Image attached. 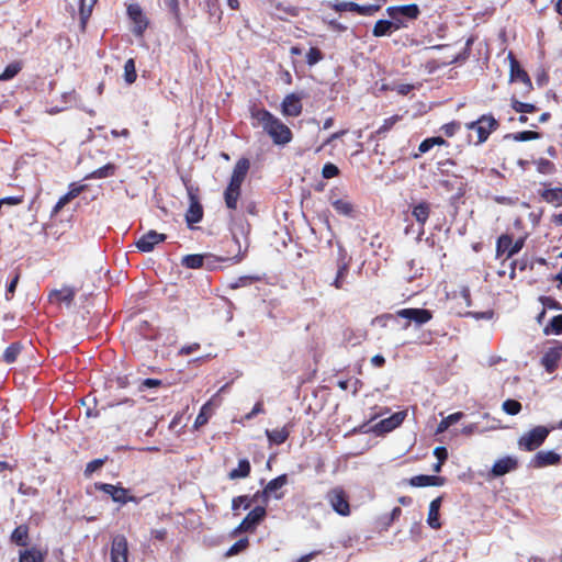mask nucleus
Returning <instances> with one entry per match:
<instances>
[{
  "instance_id": "f257e3e1",
  "label": "nucleus",
  "mask_w": 562,
  "mask_h": 562,
  "mask_svg": "<svg viewBox=\"0 0 562 562\" xmlns=\"http://www.w3.org/2000/svg\"><path fill=\"white\" fill-rule=\"evenodd\" d=\"M249 115L251 126L261 127L274 145L285 146L293 139L291 128L267 109L252 103L249 106Z\"/></svg>"
},
{
  "instance_id": "f03ea898",
  "label": "nucleus",
  "mask_w": 562,
  "mask_h": 562,
  "mask_svg": "<svg viewBox=\"0 0 562 562\" xmlns=\"http://www.w3.org/2000/svg\"><path fill=\"white\" fill-rule=\"evenodd\" d=\"M386 12L391 20H379L375 22L372 30V34L375 37L390 35L394 31L406 27V22L397 19L400 14H405L407 20H416L420 14V10L415 3L389 7Z\"/></svg>"
},
{
  "instance_id": "7ed1b4c3",
  "label": "nucleus",
  "mask_w": 562,
  "mask_h": 562,
  "mask_svg": "<svg viewBox=\"0 0 562 562\" xmlns=\"http://www.w3.org/2000/svg\"><path fill=\"white\" fill-rule=\"evenodd\" d=\"M250 162L247 158H240L234 166L229 182L224 191L225 205L231 211H236L241 195V184L246 179Z\"/></svg>"
},
{
  "instance_id": "20e7f679",
  "label": "nucleus",
  "mask_w": 562,
  "mask_h": 562,
  "mask_svg": "<svg viewBox=\"0 0 562 562\" xmlns=\"http://www.w3.org/2000/svg\"><path fill=\"white\" fill-rule=\"evenodd\" d=\"M499 126L498 120H496L492 113L482 114L475 121L468 122L464 125L468 131L475 132V139L472 138L471 134L468 135L469 143L475 146L487 142L491 134L496 132Z\"/></svg>"
},
{
  "instance_id": "39448f33",
  "label": "nucleus",
  "mask_w": 562,
  "mask_h": 562,
  "mask_svg": "<svg viewBox=\"0 0 562 562\" xmlns=\"http://www.w3.org/2000/svg\"><path fill=\"white\" fill-rule=\"evenodd\" d=\"M550 434V429L544 426H536L525 432L518 439V448L524 451H535L546 441Z\"/></svg>"
},
{
  "instance_id": "423d86ee",
  "label": "nucleus",
  "mask_w": 562,
  "mask_h": 562,
  "mask_svg": "<svg viewBox=\"0 0 562 562\" xmlns=\"http://www.w3.org/2000/svg\"><path fill=\"white\" fill-rule=\"evenodd\" d=\"M95 488L108 494L109 496H111L113 502L119 503L121 505H125L128 502L139 504L142 501L140 497L131 495L130 490L121 485H114L110 483H95Z\"/></svg>"
},
{
  "instance_id": "0eeeda50",
  "label": "nucleus",
  "mask_w": 562,
  "mask_h": 562,
  "mask_svg": "<svg viewBox=\"0 0 562 562\" xmlns=\"http://www.w3.org/2000/svg\"><path fill=\"white\" fill-rule=\"evenodd\" d=\"M326 499L331 506V508L340 516H349L350 510V504H349V497L346 493V491L340 487H334L329 490L326 494Z\"/></svg>"
},
{
  "instance_id": "6e6552de",
  "label": "nucleus",
  "mask_w": 562,
  "mask_h": 562,
  "mask_svg": "<svg viewBox=\"0 0 562 562\" xmlns=\"http://www.w3.org/2000/svg\"><path fill=\"white\" fill-rule=\"evenodd\" d=\"M187 189L190 203L186 213V221L189 226H192L193 224L202 221L204 212L198 195L199 189L193 187H189Z\"/></svg>"
},
{
  "instance_id": "1a4fd4ad",
  "label": "nucleus",
  "mask_w": 562,
  "mask_h": 562,
  "mask_svg": "<svg viewBox=\"0 0 562 562\" xmlns=\"http://www.w3.org/2000/svg\"><path fill=\"white\" fill-rule=\"evenodd\" d=\"M351 258L348 257L347 250L342 247H338V256L336 259V267H337V273L331 282V285H334L336 289L340 290L344 289L346 277L349 272Z\"/></svg>"
},
{
  "instance_id": "9d476101",
  "label": "nucleus",
  "mask_w": 562,
  "mask_h": 562,
  "mask_svg": "<svg viewBox=\"0 0 562 562\" xmlns=\"http://www.w3.org/2000/svg\"><path fill=\"white\" fill-rule=\"evenodd\" d=\"M509 60V80L510 81H520L524 83L527 92L533 89L532 81L528 75V72L521 67L520 63L517 60L513 52H509L507 55Z\"/></svg>"
},
{
  "instance_id": "9b49d317",
  "label": "nucleus",
  "mask_w": 562,
  "mask_h": 562,
  "mask_svg": "<svg viewBox=\"0 0 562 562\" xmlns=\"http://www.w3.org/2000/svg\"><path fill=\"white\" fill-rule=\"evenodd\" d=\"M519 467L518 460L515 457L506 456L496 460L491 468L487 477L496 479L503 476L509 472L517 470Z\"/></svg>"
},
{
  "instance_id": "f8f14e48",
  "label": "nucleus",
  "mask_w": 562,
  "mask_h": 562,
  "mask_svg": "<svg viewBox=\"0 0 562 562\" xmlns=\"http://www.w3.org/2000/svg\"><path fill=\"white\" fill-rule=\"evenodd\" d=\"M554 346L550 347L543 353L540 363L548 373H553L562 358V342L554 340Z\"/></svg>"
},
{
  "instance_id": "ddd939ff",
  "label": "nucleus",
  "mask_w": 562,
  "mask_h": 562,
  "mask_svg": "<svg viewBox=\"0 0 562 562\" xmlns=\"http://www.w3.org/2000/svg\"><path fill=\"white\" fill-rule=\"evenodd\" d=\"M267 515L266 508L256 506L251 509L237 527L238 531L249 532L254 531L256 527L265 519Z\"/></svg>"
},
{
  "instance_id": "4468645a",
  "label": "nucleus",
  "mask_w": 562,
  "mask_h": 562,
  "mask_svg": "<svg viewBox=\"0 0 562 562\" xmlns=\"http://www.w3.org/2000/svg\"><path fill=\"white\" fill-rule=\"evenodd\" d=\"M127 14L134 23L133 34L138 37L143 36L148 26V20L143 14L142 8L136 3L130 4L127 7Z\"/></svg>"
},
{
  "instance_id": "2eb2a0df",
  "label": "nucleus",
  "mask_w": 562,
  "mask_h": 562,
  "mask_svg": "<svg viewBox=\"0 0 562 562\" xmlns=\"http://www.w3.org/2000/svg\"><path fill=\"white\" fill-rule=\"evenodd\" d=\"M111 562H128V543L123 535H116L111 542Z\"/></svg>"
},
{
  "instance_id": "dca6fc26",
  "label": "nucleus",
  "mask_w": 562,
  "mask_h": 562,
  "mask_svg": "<svg viewBox=\"0 0 562 562\" xmlns=\"http://www.w3.org/2000/svg\"><path fill=\"white\" fill-rule=\"evenodd\" d=\"M396 316L414 322L417 325L428 323L432 318V312L427 308H402L396 312Z\"/></svg>"
},
{
  "instance_id": "f3484780",
  "label": "nucleus",
  "mask_w": 562,
  "mask_h": 562,
  "mask_svg": "<svg viewBox=\"0 0 562 562\" xmlns=\"http://www.w3.org/2000/svg\"><path fill=\"white\" fill-rule=\"evenodd\" d=\"M302 95L293 92L284 97L281 103V113L284 116L297 117L302 114Z\"/></svg>"
},
{
  "instance_id": "a211bd4d",
  "label": "nucleus",
  "mask_w": 562,
  "mask_h": 562,
  "mask_svg": "<svg viewBox=\"0 0 562 562\" xmlns=\"http://www.w3.org/2000/svg\"><path fill=\"white\" fill-rule=\"evenodd\" d=\"M406 412H396L387 418L376 423L373 427L374 432L378 435L386 434L397 428L405 419Z\"/></svg>"
},
{
  "instance_id": "6ab92c4d",
  "label": "nucleus",
  "mask_w": 562,
  "mask_h": 562,
  "mask_svg": "<svg viewBox=\"0 0 562 562\" xmlns=\"http://www.w3.org/2000/svg\"><path fill=\"white\" fill-rule=\"evenodd\" d=\"M167 236L165 234L157 233L156 231H149L144 234L137 241L136 247L139 251L149 252L156 245L165 241Z\"/></svg>"
},
{
  "instance_id": "aec40b11",
  "label": "nucleus",
  "mask_w": 562,
  "mask_h": 562,
  "mask_svg": "<svg viewBox=\"0 0 562 562\" xmlns=\"http://www.w3.org/2000/svg\"><path fill=\"white\" fill-rule=\"evenodd\" d=\"M561 457L554 451H538L531 459L530 465L536 469L555 465L560 463Z\"/></svg>"
},
{
  "instance_id": "412c9836",
  "label": "nucleus",
  "mask_w": 562,
  "mask_h": 562,
  "mask_svg": "<svg viewBox=\"0 0 562 562\" xmlns=\"http://www.w3.org/2000/svg\"><path fill=\"white\" fill-rule=\"evenodd\" d=\"M445 482L446 479L442 476L426 474L412 476L408 481L409 485L413 487L442 486Z\"/></svg>"
},
{
  "instance_id": "4be33fe9",
  "label": "nucleus",
  "mask_w": 562,
  "mask_h": 562,
  "mask_svg": "<svg viewBox=\"0 0 562 562\" xmlns=\"http://www.w3.org/2000/svg\"><path fill=\"white\" fill-rule=\"evenodd\" d=\"M442 497L439 496L435 499H432L429 504V510L427 516V524L432 529H440L441 528V521H440V506H441Z\"/></svg>"
},
{
  "instance_id": "5701e85b",
  "label": "nucleus",
  "mask_w": 562,
  "mask_h": 562,
  "mask_svg": "<svg viewBox=\"0 0 562 562\" xmlns=\"http://www.w3.org/2000/svg\"><path fill=\"white\" fill-rule=\"evenodd\" d=\"M46 555V550H42L34 546L19 552V562H44Z\"/></svg>"
},
{
  "instance_id": "b1692460",
  "label": "nucleus",
  "mask_w": 562,
  "mask_h": 562,
  "mask_svg": "<svg viewBox=\"0 0 562 562\" xmlns=\"http://www.w3.org/2000/svg\"><path fill=\"white\" fill-rule=\"evenodd\" d=\"M10 541L19 547L30 544V527L26 524L19 525L11 533Z\"/></svg>"
},
{
  "instance_id": "393cba45",
  "label": "nucleus",
  "mask_w": 562,
  "mask_h": 562,
  "mask_svg": "<svg viewBox=\"0 0 562 562\" xmlns=\"http://www.w3.org/2000/svg\"><path fill=\"white\" fill-rule=\"evenodd\" d=\"M403 119V115H400V114H394L387 119H385L382 123V125L374 132L371 134V138H385L387 133L393 130V127L400 122L402 121Z\"/></svg>"
},
{
  "instance_id": "a878e982",
  "label": "nucleus",
  "mask_w": 562,
  "mask_h": 562,
  "mask_svg": "<svg viewBox=\"0 0 562 562\" xmlns=\"http://www.w3.org/2000/svg\"><path fill=\"white\" fill-rule=\"evenodd\" d=\"M430 204L427 201H422L414 205L412 209V215L416 222L424 227L430 215Z\"/></svg>"
},
{
  "instance_id": "bb28decb",
  "label": "nucleus",
  "mask_w": 562,
  "mask_h": 562,
  "mask_svg": "<svg viewBox=\"0 0 562 562\" xmlns=\"http://www.w3.org/2000/svg\"><path fill=\"white\" fill-rule=\"evenodd\" d=\"M330 204L339 215L347 216V217H353L355 205L348 199L330 198Z\"/></svg>"
},
{
  "instance_id": "cd10ccee",
  "label": "nucleus",
  "mask_w": 562,
  "mask_h": 562,
  "mask_svg": "<svg viewBox=\"0 0 562 562\" xmlns=\"http://www.w3.org/2000/svg\"><path fill=\"white\" fill-rule=\"evenodd\" d=\"M286 483H288L286 474H281V475L277 476L276 479L271 480L261 492V495L263 496L265 501H267V498L270 494L280 490ZM259 494H260V492H257L255 494L254 498H257L259 496Z\"/></svg>"
},
{
  "instance_id": "c85d7f7f",
  "label": "nucleus",
  "mask_w": 562,
  "mask_h": 562,
  "mask_svg": "<svg viewBox=\"0 0 562 562\" xmlns=\"http://www.w3.org/2000/svg\"><path fill=\"white\" fill-rule=\"evenodd\" d=\"M75 291L69 286H65L60 290H54L49 294V301L56 303H67L70 304L75 299Z\"/></svg>"
},
{
  "instance_id": "c756f323",
  "label": "nucleus",
  "mask_w": 562,
  "mask_h": 562,
  "mask_svg": "<svg viewBox=\"0 0 562 562\" xmlns=\"http://www.w3.org/2000/svg\"><path fill=\"white\" fill-rule=\"evenodd\" d=\"M448 142L441 136H434L425 138L418 146V154H415L414 157L417 158L422 154H426L434 146H448Z\"/></svg>"
},
{
  "instance_id": "7c9ffc66",
  "label": "nucleus",
  "mask_w": 562,
  "mask_h": 562,
  "mask_svg": "<svg viewBox=\"0 0 562 562\" xmlns=\"http://www.w3.org/2000/svg\"><path fill=\"white\" fill-rule=\"evenodd\" d=\"M266 435L271 443L282 445L285 442L290 436V430L286 427L276 428V429H267Z\"/></svg>"
},
{
  "instance_id": "2f4dec72",
  "label": "nucleus",
  "mask_w": 562,
  "mask_h": 562,
  "mask_svg": "<svg viewBox=\"0 0 562 562\" xmlns=\"http://www.w3.org/2000/svg\"><path fill=\"white\" fill-rule=\"evenodd\" d=\"M251 471L250 462L247 459H240L236 469L228 473L231 480L244 479L249 476Z\"/></svg>"
},
{
  "instance_id": "473e14b6",
  "label": "nucleus",
  "mask_w": 562,
  "mask_h": 562,
  "mask_svg": "<svg viewBox=\"0 0 562 562\" xmlns=\"http://www.w3.org/2000/svg\"><path fill=\"white\" fill-rule=\"evenodd\" d=\"M98 0H79V15L82 29L91 16L92 9Z\"/></svg>"
},
{
  "instance_id": "72a5a7b5",
  "label": "nucleus",
  "mask_w": 562,
  "mask_h": 562,
  "mask_svg": "<svg viewBox=\"0 0 562 562\" xmlns=\"http://www.w3.org/2000/svg\"><path fill=\"white\" fill-rule=\"evenodd\" d=\"M116 166L109 162L86 176V179H103L115 175Z\"/></svg>"
},
{
  "instance_id": "f704fd0d",
  "label": "nucleus",
  "mask_w": 562,
  "mask_h": 562,
  "mask_svg": "<svg viewBox=\"0 0 562 562\" xmlns=\"http://www.w3.org/2000/svg\"><path fill=\"white\" fill-rule=\"evenodd\" d=\"M274 8L281 13L278 15V19L282 21L288 20V18H296L300 14V8L295 5H285L281 2H277Z\"/></svg>"
},
{
  "instance_id": "c9c22d12",
  "label": "nucleus",
  "mask_w": 562,
  "mask_h": 562,
  "mask_svg": "<svg viewBox=\"0 0 562 562\" xmlns=\"http://www.w3.org/2000/svg\"><path fill=\"white\" fill-rule=\"evenodd\" d=\"M540 196L548 203L562 205V188L546 189L541 192Z\"/></svg>"
},
{
  "instance_id": "e433bc0d",
  "label": "nucleus",
  "mask_w": 562,
  "mask_h": 562,
  "mask_svg": "<svg viewBox=\"0 0 562 562\" xmlns=\"http://www.w3.org/2000/svg\"><path fill=\"white\" fill-rule=\"evenodd\" d=\"M510 108L515 112L520 113V114H526V113L531 114V113H536L538 111V108L535 104L521 102L514 95L510 98Z\"/></svg>"
},
{
  "instance_id": "4c0bfd02",
  "label": "nucleus",
  "mask_w": 562,
  "mask_h": 562,
  "mask_svg": "<svg viewBox=\"0 0 562 562\" xmlns=\"http://www.w3.org/2000/svg\"><path fill=\"white\" fill-rule=\"evenodd\" d=\"M513 246V236L508 234H502L496 241V257L503 256L505 252L508 254Z\"/></svg>"
},
{
  "instance_id": "58836bf2",
  "label": "nucleus",
  "mask_w": 562,
  "mask_h": 562,
  "mask_svg": "<svg viewBox=\"0 0 562 562\" xmlns=\"http://www.w3.org/2000/svg\"><path fill=\"white\" fill-rule=\"evenodd\" d=\"M543 334L546 336L562 334V314L555 315L551 318V321L543 327Z\"/></svg>"
},
{
  "instance_id": "ea45409f",
  "label": "nucleus",
  "mask_w": 562,
  "mask_h": 562,
  "mask_svg": "<svg viewBox=\"0 0 562 562\" xmlns=\"http://www.w3.org/2000/svg\"><path fill=\"white\" fill-rule=\"evenodd\" d=\"M21 350H22L21 342H19V341L12 342L11 345H9L5 348V350L3 352V361L8 364L15 362Z\"/></svg>"
},
{
  "instance_id": "a19ab883",
  "label": "nucleus",
  "mask_w": 562,
  "mask_h": 562,
  "mask_svg": "<svg viewBox=\"0 0 562 562\" xmlns=\"http://www.w3.org/2000/svg\"><path fill=\"white\" fill-rule=\"evenodd\" d=\"M463 417L462 412H456L442 418L437 426V434L445 432L450 426L457 424Z\"/></svg>"
},
{
  "instance_id": "79ce46f5",
  "label": "nucleus",
  "mask_w": 562,
  "mask_h": 562,
  "mask_svg": "<svg viewBox=\"0 0 562 562\" xmlns=\"http://www.w3.org/2000/svg\"><path fill=\"white\" fill-rule=\"evenodd\" d=\"M204 256L203 255H187L182 258V266L189 269H199L203 267L204 263Z\"/></svg>"
},
{
  "instance_id": "37998d69",
  "label": "nucleus",
  "mask_w": 562,
  "mask_h": 562,
  "mask_svg": "<svg viewBox=\"0 0 562 562\" xmlns=\"http://www.w3.org/2000/svg\"><path fill=\"white\" fill-rule=\"evenodd\" d=\"M137 72L134 58H128L124 64V80L127 85L136 81Z\"/></svg>"
},
{
  "instance_id": "c03bdc74",
  "label": "nucleus",
  "mask_w": 562,
  "mask_h": 562,
  "mask_svg": "<svg viewBox=\"0 0 562 562\" xmlns=\"http://www.w3.org/2000/svg\"><path fill=\"white\" fill-rule=\"evenodd\" d=\"M22 69V64L21 61H14V63H11L9 64L3 72L0 74V80L1 81H5V80H10L12 78H14Z\"/></svg>"
},
{
  "instance_id": "a18cd8bd",
  "label": "nucleus",
  "mask_w": 562,
  "mask_h": 562,
  "mask_svg": "<svg viewBox=\"0 0 562 562\" xmlns=\"http://www.w3.org/2000/svg\"><path fill=\"white\" fill-rule=\"evenodd\" d=\"M249 547V540L248 538H241L238 541H236L226 552L225 557L231 558L234 555L239 554L240 552L245 551Z\"/></svg>"
},
{
  "instance_id": "49530a36",
  "label": "nucleus",
  "mask_w": 562,
  "mask_h": 562,
  "mask_svg": "<svg viewBox=\"0 0 562 562\" xmlns=\"http://www.w3.org/2000/svg\"><path fill=\"white\" fill-rule=\"evenodd\" d=\"M211 416V402H206L202 407L200 413L198 414L194 426L196 428L205 425L209 422V418Z\"/></svg>"
},
{
  "instance_id": "de8ad7c7",
  "label": "nucleus",
  "mask_w": 562,
  "mask_h": 562,
  "mask_svg": "<svg viewBox=\"0 0 562 562\" xmlns=\"http://www.w3.org/2000/svg\"><path fill=\"white\" fill-rule=\"evenodd\" d=\"M380 8L381 7L379 4L361 5V4H358L355 2L352 12H356L357 14L363 15V16H371L375 12H378L380 10Z\"/></svg>"
},
{
  "instance_id": "09e8293b",
  "label": "nucleus",
  "mask_w": 562,
  "mask_h": 562,
  "mask_svg": "<svg viewBox=\"0 0 562 562\" xmlns=\"http://www.w3.org/2000/svg\"><path fill=\"white\" fill-rule=\"evenodd\" d=\"M323 58L324 54L318 47H311L306 54V64L312 67L323 60Z\"/></svg>"
},
{
  "instance_id": "8fccbe9b",
  "label": "nucleus",
  "mask_w": 562,
  "mask_h": 562,
  "mask_svg": "<svg viewBox=\"0 0 562 562\" xmlns=\"http://www.w3.org/2000/svg\"><path fill=\"white\" fill-rule=\"evenodd\" d=\"M541 137L540 133L535 131H521L513 134V139L516 142H528L533 139H539Z\"/></svg>"
},
{
  "instance_id": "3c124183",
  "label": "nucleus",
  "mask_w": 562,
  "mask_h": 562,
  "mask_svg": "<svg viewBox=\"0 0 562 562\" xmlns=\"http://www.w3.org/2000/svg\"><path fill=\"white\" fill-rule=\"evenodd\" d=\"M539 301H540V303L542 304V307L546 311L547 310H554V311H561L562 310V304L558 300L552 297V296L542 295V296L539 297Z\"/></svg>"
},
{
  "instance_id": "603ef678",
  "label": "nucleus",
  "mask_w": 562,
  "mask_h": 562,
  "mask_svg": "<svg viewBox=\"0 0 562 562\" xmlns=\"http://www.w3.org/2000/svg\"><path fill=\"white\" fill-rule=\"evenodd\" d=\"M504 412L508 415H517L521 411L520 402L516 400L508 398L502 405Z\"/></svg>"
},
{
  "instance_id": "864d4df0",
  "label": "nucleus",
  "mask_w": 562,
  "mask_h": 562,
  "mask_svg": "<svg viewBox=\"0 0 562 562\" xmlns=\"http://www.w3.org/2000/svg\"><path fill=\"white\" fill-rule=\"evenodd\" d=\"M259 280H260V278L256 277V276H243V277H239L238 279H236L235 282L231 283V288L238 289V288L248 286Z\"/></svg>"
},
{
  "instance_id": "5fc2aeb1",
  "label": "nucleus",
  "mask_w": 562,
  "mask_h": 562,
  "mask_svg": "<svg viewBox=\"0 0 562 562\" xmlns=\"http://www.w3.org/2000/svg\"><path fill=\"white\" fill-rule=\"evenodd\" d=\"M440 130L446 137H452L461 130V123L457 121H451L449 123L443 124L440 127Z\"/></svg>"
},
{
  "instance_id": "6e6d98bb",
  "label": "nucleus",
  "mask_w": 562,
  "mask_h": 562,
  "mask_svg": "<svg viewBox=\"0 0 562 562\" xmlns=\"http://www.w3.org/2000/svg\"><path fill=\"white\" fill-rule=\"evenodd\" d=\"M537 170L540 173L550 175V173L554 172L555 166H554V164L552 161H550V160H548L546 158H540L537 161Z\"/></svg>"
},
{
  "instance_id": "4d7b16f0",
  "label": "nucleus",
  "mask_w": 562,
  "mask_h": 562,
  "mask_svg": "<svg viewBox=\"0 0 562 562\" xmlns=\"http://www.w3.org/2000/svg\"><path fill=\"white\" fill-rule=\"evenodd\" d=\"M19 280H20V272L15 271L13 278L7 285V291H5V300L7 301H11L13 299Z\"/></svg>"
},
{
  "instance_id": "13d9d810",
  "label": "nucleus",
  "mask_w": 562,
  "mask_h": 562,
  "mask_svg": "<svg viewBox=\"0 0 562 562\" xmlns=\"http://www.w3.org/2000/svg\"><path fill=\"white\" fill-rule=\"evenodd\" d=\"M339 168L333 162H326L322 169V176L325 179H331L339 175Z\"/></svg>"
},
{
  "instance_id": "bf43d9fd",
  "label": "nucleus",
  "mask_w": 562,
  "mask_h": 562,
  "mask_svg": "<svg viewBox=\"0 0 562 562\" xmlns=\"http://www.w3.org/2000/svg\"><path fill=\"white\" fill-rule=\"evenodd\" d=\"M250 504H251V499L247 495H240V496H237V497L233 498V501H232V509L233 510H237L241 506L245 509H247V508L250 507Z\"/></svg>"
},
{
  "instance_id": "052dcab7",
  "label": "nucleus",
  "mask_w": 562,
  "mask_h": 562,
  "mask_svg": "<svg viewBox=\"0 0 562 562\" xmlns=\"http://www.w3.org/2000/svg\"><path fill=\"white\" fill-rule=\"evenodd\" d=\"M355 2H327V7L335 10L336 12L353 11Z\"/></svg>"
},
{
  "instance_id": "680f3d73",
  "label": "nucleus",
  "mask_w": 562,
  "mask_h": 562,
  "mask_svg": "<svg viewBox=\"0 0 562 562\" xmlns=\"http://www.w3.org/2000/svg\"><path fill=\"white\" fill-rule=\"evenodd\" d=\"M161 385H162L161 380L147 378L139 382L138 390L144 391L146 389L159 387Z\"/></svg>"
},
{
  "instance_id": "e2e57ef3",
  "label": "nucleus",
  "mask_w": 562,
  "mask_h": 562,
  "mask_svg": "<svg viewBox=\"0 0 562 562\" xmlns=\"http://www.w3.org/2000/svg\"><path fill=\"white\" fill-rule=\"evenodd\" d=\"M86 186L85 184H79L77 182H72L69 184V190L68 192L66 193V195L70 199V200H74L75 198H77L80 193H82L85 190H86Z\"/></svg>"
},
{
  "instance_id": "0e129e2a",
  "label": "nucleus",
  "mask_w": 562,
  "mask_h": 562,
  "mask_svg": "<svg viewBox=\"0 0 562 562\" xmlns=\"http://www.w3.org/2000/svg\"><path fill=\"white\" fill-rule=\"evenodd\" d=\"M104 464L103 459H94L87 463L85 469V475L89 476Z\"/></svg>"
},
{
  "instance_id": "69168bd1",
  "label": "nucleus",
  "mask_w": 562,
  "mask_h": 562,
  "mask_svg": "<svg viewBox=\"0 0 562 562\" xmlns=\"http://www.w3.org/2000/svg\"><path fill=\"white\" fill-rule=\"evenodd\" d=\"M167 7L177 21H180V7L178 0H167Z\"/></svg>"
},
{
  "instance_id": "338daca9",
  "label": "nucleus",
  "mask_w": 562,
  "mask_h": 562,
  "mask_svg": "<svg viewBox=\"0 0 562 562\" xmlns=\"http://www.w3.org/2000/svg\"><path fill=\"white\" fill-rule=\"evenodd\" d=\"M24 201V196L23 195H19V196H5V198H2L0 199V204L4 205H19L21 203H23Z\"/></svg>"
},
{
  "instance_id": "774afa93",
  "label": "nucleus",
  "mask_w": 562,
  "mask_h": 562,
  "mask_svg": "<svg viewBox=\"0 0 562 562\" xmlns=\"http://www.w3.org/2000/svg\"><path fill=\"white\" fill-rule=\"evenodd\" d=\"M524 244H525V241L522 238H519L516 241L513 240V246L506 257L510 258L514 255L518 254L522 249Z\"/></svg>"
}]
</instances>
